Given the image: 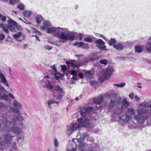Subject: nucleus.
<instances>
[{"label": "nucleus", "mask_w": 151, "mask_h": 151, "mask_svg": "<svg viewBox=\"0 0 151 151\" xmlns=\"http://www.w3.org/2000/svg\"><path fill=\"white\" fill-rule=\"evenodd\" d=\"M114 47L116 50H122L123 49V46L120 44H117L115 45H114Z\"/></svg>", "instance_id": "nucleus-21"}, {"label": "nucleus", "mask_w": 151, "mask_h": 151, "mask_svg": "<svg viewBox=\"0 0 151 151\" xmlns=\"http://www.w3.org/2000/svg\"><path fill=\"white\" fill-rule=\"evenodd\" d=\"M141 108L137 110V114L134 118L137 122L142 123L147 120L151 116V101H145L139 104Z\"/></svg>", "instance_id": "nucleus-3"}, {"label": "nucleus", "mask_w": 151, "mask_h": 151, "mask_svg": "<svg viewBox=\"0 0 151 151\" xmlns=\"http://www.w3.org/2000/svg\"><path fill=\"white\" fill-rule=\"evenodd\" d=\"M24 21H23L25 22L26 23L28 24H31V23L30 22H28L27 20L25 19H24Z\"/></svg>", "instance_id": "nucleus-57"}, {"label": "nucleus", "mask_w": 151, "mask_h": 151, "mask_svg": "<svg viewBox=\"0 0 151 151\" xmlns=\"http://www.w3.org/2000/svg\"><path fill=\"white\" fill-rule=\"evenodd\" d=\"M43 26H41L40 28L42 30H45L51 25L50 23L48 21H45L43 23Z\"/></svg>", "instance_id": "nucleus-17"}, {"label": "nucleus", "mask_w": 151, "mask_h": 151, "mask_svg": "<svg viewBox=\"0 0 151 151\" xmlns=\"http://www.w3.org/2000/svg\"><path fill=\"white\" fill-rule=\"evenodd\" d=\"M107 76H106V75H103L101 76L99 78V80L100 82H101V83L102 82H103L104 81V80L107 79Z\"/></svg>", "instance_id": "nucleus-31"}, {"label": "nucleus", "mask_w": 151, "mask_h": 151, "mask_svg": "<svg viewBox=\"0 0 151 151\" xmlns=\"http://www.w3.org/2000/svg\"><path fill=\"white\" fill-rule=\"evenodd\" d=\"M15 26H12L11 25H10L9 26V30L12 32H16L15 28Z\"/></svg>", "instance_id": "nucleus-41"}, {"label": "nucleus", "mask_w": 151, "mask_h": 151, "mask_svg": "<svg viewBox=\"0 0 151 151\" xmlns=\"http://www.w3.org/2000/svg\"><path fill=\"white\" fill-rule=\"evenodd\" d=\"M8 95L10 98H12L13 99H14V97L12 93H9L8 94Z\"/></svg>", "instance_id": "nucleus-52"}, {"label": "nucleus", "mask_w": 151, "mask_h": 151, "mask_svg": "<svg viewBox=\"0 0 151 151\" xmlns=\"http://www.w3.org/2000/svg\"><path fill=\"white\" fill-rule=\"evenodd\" d=\"M54 87L52 85L50 84V81H48V83L46 84V85L45 86V88H46L48 90H51L53 89Z\"/></svg>", "instance_id": "nucleus-19"}, {"label": "nucleus", "mask_w": 151, "mask_h": 151, "mask_svg": "<svg viewBox=\"0 0 151 151\" xmlns=\"http://www.w3.org/2000/svg\"><path fill=\"white\" fill-rule=\"evenodd\" d=\"M83 41L88 42H91L93 41V39L91 37H86L84 39Z\"/></svg>", "instance_id": "nucleus-38"}, {"label": "nucleus", "mask_w": 151, "mask_h": 151, "mask_svg": "<svg viewBox=\"0 0 151 151\" xmlns=\"http://www.w3.org/2000/svg\"><path fill=\"white\" fill-rule=\"evenodd\" d=\"M100 63L101 64L106 65L108 63V62L106 59H102L100 60Z\"/></svg>", "instance_id": "nucleus-40"}, {"label": "nucleus", "mask_w": 151, "mask_h": 151, "mask_svg": "<svg viewBox=\"0 0 151 151\" xmlns=\"http://www.w3.org/2000/svg\"><path fill=\"white\" fill-rule=\"evenodd\" d=\"M129 60H136V59H135L133 57H129L128 58V59Z\"/></svg>", "instance_id": "nucleus-56"}, {"label": "nucleus", "mask_w": 151, "mask_h": 151, "mask_svg": "<svg viewBox=\"0 0 151 151\" xmlns=\"http://www.w3.org/2000/svg\"><path fill=\"white\" fill-rule=\"evenodd\" d=\"M54 143L55 146L56 147H57L58 146L59 142L56 138H55L54 139Z\"/></svg>", "instance_id": "nucleus-45"}, {"label": "nucleus", "mask_w": 151, "mask_h": 151, "mask_svg": "<svg viewBox=\"0 0 151 151\" xmlns=\"http://www.w3.org/2000/svg\"><path fill=\"white\" fill-rule=\"evenodd\" d=\"M51 68L52 69L51 73L52 74H56L58 72L57 70L56 66L55 65L51 66Z\"/></svg>", "instance_id": "nucleus-22"}, {"label": "nucleus", "mask_w": 151, "mask_h": 151, "mask_svg": "<svg viewBox=\"0 0 151 151\" xmlns=\"http://www.w3.org/2000/svg\"><path fill=\"white\" fill-rule=\"evenodd\" d=\"M52 91L54 93L53 96L58 100H60L64 95L63 90L58 86H55Z\"/></svg>", "instance_id": "nucleus-6"}, {"label": "nucleus", "mask_w": 151, "mask_h": 151, "mask_svg": "<svg viewBox=\"0 0 151 151\" xmlns=\"http://www.w3.org/2000/svg\"><path fill=\"white\" fill-rule=\"evenodd\" d=\"M32 37H35L36 38V39L37 40H38L39 41H40V40H39V37L38 36H36V35H33V36H32Z\"/></svg>", "instance_id": "nucleus-63"}, {"label": "nucleus", "mask_w": 151, "mask_h": 151, "mask_svg": "<svg viewBox=\"0 0 151 151\" xmlns=\"http://www.w3.org/2000/svg\"><path fill=\"white\" fill-rule=\"evenodd\" d=\"M14 38L16 40L19 42H21L22 40H24V37L21 32H19L16 34H14L13 35Z\"/></svg>", "instance_id": "nucleus-14"}, {"label": "nucleus", "mask_w": 151, "mask_h": 151, "mask_svg": "<svg viewBox=\"0 0 151 151\" xmlns=\"http://www.w3.org/2000/svg\"><path fill=\"white\" fill-rule=\"evenodd\" d=\"M59 102H56L53 101L52 99H50L48 101H47V104L48 106L50 108H51V105L54 103H55L56 104H58Z\"/></svg>", "instance_id": "nucleus-24"}, {"label": "nucleus", "mask_w": 151, "mask_h": 151, "mask_svg": "<svg viewBox=\"0 0 151 151\" xmlns=\"http://www.w3.org/2000/svg\"><path fill=\"white\" fill-rule=\"evenodd\" d=\"M85 116H82V117L78 119L77 120L80 127H87L89 126L90 124L89 120Z\"/></svg>", "instance_id": "nucleus-9"}, {"label": "nucleus", "mask_w": 151, "mask_h": 151, "mask_svg": "<svg viewBox=\"0 0 151 151\" xmlns=\"http://www.w3.org/2000/svg\"><path fill=\"white\" fill-rule=\"evenodd\" d=\"M0 18L3 21H5L6 20V17L0 13Z\"/></svg>", "instance_id": "nucleus-48"}, {"label": "nucleus", "mask_w": 151, "mask_h": 151, "mask_svg": "<svg viewBox=\"0 0 151 151\" xmlns=\"http://www.w3.org/2000/svg\"><path fill=\"white\" fill-rule=\"evenodd\" d=\"M44 48L46 50H50L52 49V47L48 45H45L44 46Z\"/></svg>", "instance_id": "nucleus-47"}, {"label": "nucleus", "mask_w": 151, "mask_h": 151, "mask_svg": "<svg viewBox=\"0 0 151 151\" xmlns=\"http://www.w3.org/2000/svg\"><path fill=\"white\" fill-rule=\"evenodd\" d=\"M61 68L63 71H65L67 68V67L66 65H63L61 66Z\"/></svg>", "instance_id": "nucleus-50"}, {"label": "nucleus", "mask_w": 151, "mask_h": 151, "mask_svg": "<svg viewBox=\"0 0 151 151\" xmlns=\"http://www.w3.org/2000/svg\"><path fill=\"white\" fill-rule=\"evenodd\" d=\"M146 47L147 50L149 52H151V42H149L147 43Z\"/></svg>", "instance_id": "nucleus-26"}, {"label": "nucleus", "mask_w": 151, "mask_h": 151, "mask_svg": "<svg viewBox=\"0 0 151 151\" xmlns=\"http://www.w3.org/2000/svg\"><path fill=\"white\" fill-rule=\"evenodd\" d=\"M48 41L49 42H50V43L52 44L53 45L55 44V41H52V40H51V41L48 40Z\"/></svg>", "instance_id": "nucleus-59"}, {"label": "nucleus", "mask_w": 151, "mask_h": 151, "mask_svg": "<svg viewBox=\"0 0 151 151\" xmlns=\"http://www.w3.org/2000/svg\"><path fill=\"white\" fill-rule=\"evenodd\" d=\"M76 150L75 148L73 147L72 145L68 146L67 149V151H75Z\"/></svg>", "instance_id": "nucleus-39"}, {"label": "nucleus", "mask_w": 151, "mask_h": 151, "mask_svg": "<svg viewBox=\"0 0 151 151\" xmlns=\"http://www.w3.org/2000/svg\"><path fill=\"white\" fill-rule=\"evenodd\" d=\"M0 124V129L4 131L9 132L11 130L15 134L18 135L17 138V142L21 143L24 140V136L22 129L17 125L22 126L23 124L24 118L20 115L17 117L13 116L9 122L6 117L2 119Z\"/></svg>", "instance_id": "nucleus-1"}, {"label": "nucleus", "mask_w": 151, "mask_h": 151, "mask_svg": "<svg viewBox=\"0 0 151 151\" xmlns=\"http://www.w3.org/2000/svg\"><path fill=\"white\" fill-rule=\"evenodd\" d=\"M42 19V17L41 16H38L35 18L36 22L38 24L40 23Z\"/></svg>", "instance_id": "nucleus-27"}, {"label": "nucleus", "mask_w": 151, "mask_h": 151, "mask_svg": "<svg viewBox=\"0 0 151 151\" xmlns=\"http://www.w3.org/2000/svg\"><path fill=\"white\" fill-rule=\"evenodd\" d=\"M89 59L91 60H95L98 59L96 54L94 53H92L89 56Z\"/></svg>", "instance_id": "nucleus-25"}, {"label": "nucleus", "mask_w": 151, "mask_h": 151, "mask_svg": "<svg viewBox=\"0 0 151 151\" xmlns=\"http://www.w3.org/2000/svg\"><path fill=\"white\" fill-rule=\"evenodd\" d=\"M80 144L79 145L80 146V147L82 148L83 147H86L87 146V144L85 142H83L82 143H80Z\"/></svg>", "instance_id": "nucleus-46"}, {"label": "nucleus", "mask_w": 151, "mask_h": 151, "mask_svg": "<svg viewBox=\"0 0 151 151\" xmlns=\"http://www.w3.org/2000/svg\"><path fill=\"white\" fill-rule=\"evenodd\" d=\"M81 47L83 48L87 49H89L90 48L89 47L88 45V43L83 42H82V43Z\"/></svg>", "instance_id": "nucleus-33"}, {"label": "nucleus", "mask_w": 151, "mask_h": 151, "mask_svg": "<svg viewBox=\"0 0 151 151\" xmlns=\"http://www.w3.org/2000/svg\"><path fill=\"white\" fill-rule=\"evenodd\" d=\"M95 42L96 44V46L100 50H105L106 46L104 45V42L101 39L96 40Z\"/></svg>", "instance_id": "nucleus-11"}, {"label": "nucleus", "mask_w": 151, "mask_h": 151, "mask_svg": "<svg viewBox=\"0 0 151 151\" xmlns=\"http://www.w3.org/2000/svg\"><path fill=\"white\" fill-rule=\"evenodd\" d=\"M82 38V34L81 33H79L76 36V39L79 40H81Z\"/></svg>", "instance_id": "nucleus-44"}, {"label": "nucleus", "mask_w": 151, "mask_h": 151, "mask_svg": "<svg viewBox=\"0 0 151 151\" xmlns=\"http://www.w3.org/2000/svg\"><path fill=\"white\" fill-rule=\"evenodd\" d=\"M17 7L21 10H23L24 9V6L22 4H19L17 6Z\"/></svg>", "instance_id": "nucleus-43"}, {"label": "nucleus", "mask_w": 151, "mask_h": 151, "mask_svg": "<svg viewBox=\"0 0 151 151\" xmlns=\"http://www.w3.org/2000/svg\"><path fill=\"white\" fill-rule=\"evenodd\" d=\"M5 38V36L3 34H0V40H2Z\"/></svg>", "instance_id": "nucleus-49"}, {"label": "nucleus", "mask_w": 151, "mask_h": 151, "mask_svg": "<svg viewBox=\"0 0 151 151\" xmlns=\"http://www.w3.org/2000/svg\"><path fill=\"white\" fill-rule=\"evenodd\" d=\"M12 104L14 107L10 108L11 111L13 112L18 113L19 112V109H21L22 108V105L21 102L17 100H14Z\"/></svg>", "instance_id": "nucleus-8"}, {"label": "nucleus", "mask_w": 151, "mask_h": 151, "mask_svg": "<svg viewBox=\"0 0 151 151\" xmlns=\"http://www.w3.org/2000/svg\"><path fill=\"white\" fill-rule=\"evenodd\" d=\"M135 51L136 52L139 53H141L143 50L142 47L139 45H138L136 46L135 47Z\"/></svg>", "instance_id": "nucleus-20"}, {"label": "nucleus", "mask_w": 151, "mask_h": 151, "mask_svg": "<svg viewBox=\"0 0 151 151\" xmlns=\"http://www.w3.org/2000/svg\"><path fill=\"white\" fill-rule=\"evenodd\" d=\"M47 32L48 33H54L55 35L62 40L60 42H65V40L73 41L75 38L74 33L70 31L68 29L65 28L52 27L47 29Z\"/></svg>", "instance_id": "nucleus-2"}, {"label": "nucleus", "mask_w": 151, "mask_h": 151, "mask_svg": "<svg viewBox=\"0 0 151 151\" xmlns=\"http://www.w3.org/2000/svg\"><path fill=\"white\" fill-rule=\"evenodd\" d=\"M71 74L73 75H75L76 74V71L73 70L71 72Z\"/></svg>", "instance_id": "nucleus-61"}, {"label": "nucleus", "mask_w": 151, "mask_h": 151, "mask_svg": "<svg viewBox=\"0 0 151 151\" xmlns=\"http://www.w3.org/2000/svg\"><path fill=\"white\" fill-rule=\"evenodd\" d=\"M1 26L2 29L6 33H8L9 30L8 28L6 27V25L4 24H1Z\"/></svg>", "instance_id": "nucleus-32"}, {"label": "nucleus", "mask_w": 151, "mask_h": 151, "mask_svg": "<svg viewBox=\"0 0 151 151\" xmlns=\"http://www.w3.org/2000/svg\"><path fill=\"white\" fill-rule=\"evenodd\" d=\"M83 56V55H75V56H76V57L78 58H80Z\"/></svg>", "instance_id": "nucleus-60"}, {"label": "nucleus", "mask_w": 151, "mask_h": 151, "mask_svg": "<svg viewBox=\"0 0 151 151\" xmlns=\"http://www.w3.org/2000/svg\"><path fill=\"white\" fill-rule=\"evenodd\" d=\"M134 93H131L129 95V97L131 99H133L134 98Z\"/></svg>", "instance_id": "nucleus-51"}, {"label": "nucleus", "mask_w": 151, "mask_h": 151, "mask_svg": "<svg viewBox=\"0 0 151 151\" xmlns=\"http://www.w3.org/2000/svg\"><path fill=\"white\" fill-rule=\"evenodd\" d=\"M125 85V83H121L116 84H114V86H116L118 87L122 88L124 87Z\"/></svg>", "instance_id": "nucleus-35"}, {"label": "nucleus", "mask_w": 151, "mask_h": 151, "mask_svg": "<svg viewBox=\"0 0 151 151\" xmlns=\"http://www.w3.org/2000/svg\"><path fill=\"white\" fill-rule=\"evenodd\" d=\"M16 0H10V2L12 4H14L16 2Z\"/></svg>", "instance_id": "nucleus-55"}, {"label": "nucleus", "mask_w": 151, "mask_h": 151, "mask_svg": "<svg viewBox=\"0 0 151 151\" xmlns=\"http://www.w3.org/2000/svg\"><path fill=\"white\" fill-rule=\"evenodd\" d=\"M76 61L75 60H73L71 62L67 61L66 62V64L68 65V66H71L74 68V66H76Z\"/></svg>", "instance_id": "nucleus-23"}, {"label": "nucleus", "mask_w": 151, "mask_h": 151, "mask_svg": "<svg viewBox=\"0 0 151 151\" xmlns=\"http://www.w3.org/2000/svg\"><path fill=\"white\" fill-rule=\"evenodd\" d=\"M114 71L113 68L111 67H109L106 70L105 74L108 76H111Z\"/></svg>", "instance_id": "nucleus-16"}, {"label": "nucleus", "mask_w": 151, "mask_h": 151, "mask_svg": "<svg viewBox=\"0 0 151 151\" xmlns=\"http://www.w3.org/2000/svg\"><path fill=\"white\" fill-rule=\"evenodd\" d=\"M80 127L79 123H76L70 124L69 125L67 126L66 127V133L67 134L70 135L72 134L75 131H76Z\"/></svg>", "instance_id": "nucleus-7"}, {"label": "nucleus", "mask_w": 151, "mask_h": 151, "mask_svg": "<svg viewBox=\"0 0 151 151\" xmlns=\"http://www.w3.org/2000/svg\"><path fill=\"white\" fill-rule=\"evenodd\" d=\"M9 24L13 25L14 26H16L17 25V23L11 19H9L8 21Z\"/></svg>", "instance_id": "nucleus-34"}, {"label": "nucleus", "mask_w": 151, "mask_h": 151, "mask_svg": "<svg viewBox=\"0 0 151 151\" xmlns=\"http://www.w3.org/2000/svg\"><path fill=\"white\" fill-rule=\"evenodd\" d=\"M85 75L87 77L90 78L92 77L93 74L90 71H87L85 72Z\"/></svg>", "instance_id": "nucleus-37"}, {"label": "nucleus", "mask_w": 151, "mask_h": 151, "mask_svg": "<svg viewBox=\"0 0 151 151\" xmlns=\"http://www.w3.org/2000/svg\"><path fill=\"white\" fill-rule=\"evenodd\" d=\"M93 109V108L90 107H88L86 108H84L81 109V115L82 116H87V115L90 114Z\"/></svg>", "instance_id": "nucleus-12"}, {"label": "nucleus", "mask_w": 151, "mask_h": 151, "mask_svg": "<svg viewBox=\"0 0 151 151\" xmlns=\"http://www.w3.org/2000/svg\"><path fill=\"white\" fill-rule=\"evenodd\" d=\"M135 114V112L132 108H128L125 113L120 117V119L125 123H127L132 119V116Z\"/></svg>", "instance_id": "nucleus-5"}, {"label": "nucleus", "mask_w": 151, "mask_h": 151, "mask_svg": "<svg viewBox=\"0 0 151 151\" xmlns=\"http://www.w3.org/2000/svg\"><path fill=\"white\" fill-rule=\"evenodd\" d=\"M121 99L120 97H118L116 96H113L111 99V101L109 105V108H113L116 114L119 115L122 113L124 109V105L127 108L129 105V102L124 99L121 103Z\"/></svg>", "instance_id": "nucleus-4"}, {"label": "nucleus", "mask_w": 151, "mask_h": 151, "mask_svg": "<svg viewBox=\"0 0 151 151\" xmlns=\"http://www.w3.org/2000/svg\"><path fill=\"white\" fill-rule=\"evenodd\" d=\"M39 84L42 86L44 88L45 87V86L46 85L45 81L44 79H42L39 82Z\"/></svg>", "instance_id": "nucleus-36"}, {"label": "nucleus", "mask_w": 151, "mask_h": 151, "mask_svg": "<svg viewBox=\"0 0 151 151\" xmlns=\"http://www.w3.org/2000/svg\"><path fill=\"white\" fill-rule=\"evenodd\" d=\"M0 99L1 100L6 101L8 100V96L7 95L5 94L3 92L7 93V92L4 89V88L0 85Z\"/></svg>", "instance_id": "nucleus-10"}, {"label": "nucleus", "mask_w": 151, "mask_h": 151, "mask_svg": "<svg viewBox=\"0 0 151 151\" xmlns=\"http://www.w3.org/2000/svg\"><path fill=\"white\" fill-rule=\"evenodd\" d=\"M128 57H123L121 58V59L123 60H126L128 59Z\"/></svg>", "instance_id": "nucleus-62"}, {"label": "nucleus", "mask_w": 151, "mask_h": 151, "mask_svg": "<svg viewBox=\"0 0 151 151\" xmlns=\"http://www.w3.org/2000/svg\"><path fill=\"white\" fill-rule=\"evenodd\" d=\"M34 31H33V32H34L36 33L37 35H41V33L40 32H39L38 31L35 30V29H34Z\"/></svg>", "instance_id": "nucleus-54"}, {"label": "nucleus", "mask_w": 151, "mask_h": 151, "mask_svg": "<svg viewBox=\"0 0 151 151\" xmlns=\"http://www.w3.org/2000/svg\"><path fill=\"white\" fill-rule=\"evenodd\" d=\"M103 101V98L101 96H99L93 99V102L98 104H100Z\"/></svg>", "instance_id": "nucleus-18"}, {"label": "nucleus", "mask_w": 151, "mask_h": 151, "mask_svg": "<svg viewBox=\"0 0 151 151\" xmlns=\"http://www.w3.org/2000/svg\"><path fill=\"white\" fill-rule=\"evenodd\" d=\"M55 74H56L54 75L55 76V78L57 80H58L62 77L63 75L60 72H58Z\"/></svg>", "instance_id": "nucleus-30"}, {"label": "nucleus", "mask_w": 151, "mask_h": 151, "mask_svg": "<svg viewBox=\"0 0 151 151\" xmlns=\"http://www.w3.org/2000/svg\"><path fill=\"white\" fill-rule=\"evenodd\" d=\"M27 46H28L26 44H25L23 46V48L24 49H25L26 48V47H27Z\"/></svg>", "instance_id": "nucleus-64"}, {"label": "nucleus", "mask_w": 151, "mask_h": 151, "mask_svg": "<svg viewBox=\"0 0 151 151\" xmlns=\"http://www.w3.org/2000/svg\"><path fill=\"white\" fill-rule=\"evenodd\" d=\"M135 98L137 101H139L140 100V99L138 96L136 95L135 96Z\"/></svg>", "instance_id": "nucleus-53"}, {"label": "nucleus", "mask_w": 151, "mask_h": 151, "mask_svg": "<svg viewBox=\"0 0 151 151\" xmlns=\"http://www.w3.org/2000/svg\"><path fill=\"white\" fill-rule=\"evenodd\" d=\"M82 42H77L74 43L75 46H76L78 47H81Z\"/></svg>", "instance_id": "nucleus-42"}, {"label": "nucleus", "mask_w": 151, "mask_h": 151, "mask_svg": "<svg viewBox=\"0 0 151 151\" xmlns=\"http://www.w3.org/2000/svg\"><path fill=\"white\" fill-rule=\"evenodd\" d=\"M87 136V134L86 133H79L77 136V139H78V142L79 143H81Z\"/></svg>", "instance_id": "nucleus-13"}, {"label": "nucleus", "mask_w": 151, "mask_h": 151, "mask_svg": "<svg viewBox=\"0 0 151 151\" xmlns=\"http://www.w3.org/2000/svg\"><path fill=\"white\" fill-rule=\"evenodd\" d=\"M0 78L1 79V82L3 84H5L7 87L9 88V86L6 79L4 74L2 73H0Z\"/></svg>", "instance_id": "nucleus-15"}, {"label": "nucleus", "mask_w": 151, "mask_h": 151, "mask_svg": "<svg viewBox=\"0 0 151 151\" xmlns=\"http://www.w3.org/2000/svg\"><path fill=\"white\" fill-rule=\"evenodd\" d=\"M78 76L80 78H82L83 77V75L81 73H79L78 74Z\"/></svg>", "instance_id": "nucleus-58"}, {"label": "nucleus", "mask_w": 151, "mask_h": 151, "mask_svg": "<svg viewBox=\"0 0 151 151\" xmlns=\"http://www.w3.org/2000/svg\"><path fill=\"white\" fill-rule=\"evenodd\" d=\"M116 42V41L115 38H111L109 41V44L110 46L112 45L114 46Z\"/></svg>", "instance_id": "nucleus-29"}, {"label": "nucleus", "mask_w": 151, "mask_h": 151, "mask_svg": "<svg viewBox=\"0 0 151 151\" xmlns=\"http://www.w3.org/2000/svg\"><path fill=\"white\" fill-rule=\"evenodd\" d=\"M32 12L29 11H26L23 12V15L24 17H29L31 16Z\"/></svg>", "instance_id": "nucleus-28"}]
</instances>
